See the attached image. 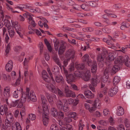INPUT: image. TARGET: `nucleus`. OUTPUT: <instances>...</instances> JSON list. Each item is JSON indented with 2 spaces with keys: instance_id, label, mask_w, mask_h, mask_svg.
<instances>
[{
  "instance_id": "1",
  "label": "nucleus",
  "mask_w": 130,
  "mask_h": 130,
  "mask_svg": "<svg viewBox=\"0 0 130 130\" xmlns=\"http://www.w3.org/2000/svg\"><path fill=\"white\" fill-rule=\"evenodd\" d=\"M114 62L116 64L111 68V75L114 74L119 70L123 63L127 67H130V59L127 55L124 57L119 56L117 59L115 60Z\"/></svg>"
},
{
  "instance_id": "2",
  "label": "nucleus",
  "mask_w": 130,
  "mask_h": 130,
  "mask_svg": "<svg viewBox=\"0 0 130 130\" xmlns=\"http://www.w3.org/2000/svg\"><path fill=\"white\" fill-rule=\"evenodd\" d=\"M108 55L107 52L105 51L97 55V61L100 67L102 68L103 67L105 62L104 60Z\"/></svg>"
},
{
  "instance_id": "3",
  "label": "nucleus",
  "mask_w": 130,
  "mask_h": 130,
  "mask_svg": "<svg viewBox=\"0 0 130 130\" xmlns=\"http://www.w3.org/2000/svg\"><path fill=\"white\" fill-rule=\"evenodd\" d=\"M47 88L53 93H57L59 96H63L64 94L58 88L57 90L56 88L54 85L52 84H50L47 87Z\"/></svg>"
},
{
  "instance_id": "4",
  "label": "nucleus",
  "mask_w": 130,
  "mask_h": 130,
  "mask_svg": "<svg viewBox=\"0 0 130 130\" xmlns=\"http://www.w3.org/2000/svg\"><path fill=\"white\" fill-rule=\"evenodd\" d=\"M49 114L48 110H46L42 112V121L44 125L45 126L47 125L48 122Z\"/></svg>"
},
{
  "instance_id": "5",
  "label": "nucleus",
  "mask_w": 130,
  "mask_h": 130,
  "mask_svg": "<svg viewBox=\"0 0 130 130\" xmlns=\"http://www.w3.org/2000/svg\"><path fill=\"white\" fill-rule=\"evenodd\" d=\"M41 98L42 101V107L43 108L42 111H44L46 110H48L47 106V101L44 96L41 95Z\"/></svg>"
},
{
  "instance_id": "6",
  "label": "nucleus",
  "mask_w": 130,
  "mask_h": 130,
  "mask_svg": "<svg viewBox=\"0 0 130 130\" xmlns=\"http://www.w3.org/2000/svg\"><path fill=\"white\" fill-rule=\"evenodd\" d=\"M75 52L72 50H69L67 51L65 54L66 57L69 59V60L73 59L75 56Z\"/></svg>"
},
{
  "instance_id": "7",
  "label": "nucleus",
  "mask_w": 130,
  "mask_h": 130,
  "mask_svg": "<svg viewBox=\"0 0 130 130\" xmlns=\"http://www.w3.org/2000/svg\"><path fill=\"white\" fill-rule=\"evenodd\" d=\"M64 92L67 97H72L75 96L74 93L70 90L68 87H66L64 88Z\"/></svg>"
},
{
  "instance_id": "8",
  "label": "nucleus",
  "mask_w": 130,
  "mask_h": 130,
  "mask_svg": "<svg viewBox=\"0 0 130 130\" xmlns=\"http://www.w3.org/2000/svg\"><path fill=\"white\" fill-rule=\"evenodd\" d=\"M89 57L87 54H85L82 58L83 61L84 63H87L89 66L92 64V60L89 59Z\"/></svg>"
},
{
  "instance_id": "9",
  "label": "nucleus",
  "mask_w": 130,
  "mask_h": 130,
  "mask_svg": "<svg viewBox=\"0 0 130 130\" xmlns=\"http://www.w3.org/2000/svg\"><path fill=\"white\" fill-rule=\"evenodd\" d=\"M42 77L43 79L46 82H49L51 81V79L48 75V74L46 71L43 70L42 73Z\"/></svg>"
},
{
  "instance_id": "10",
  "label": "nucleus",
  "mask_w": 130,
  "mask_h": 130,
  "mask_svg": "<svg viewBox=\"0 0 130 130\" xmlns=\"http://www.w3.org/2000/svg\"><path fill=\"white\" fill-rule=\"evenodd\" d=\"M118 91V87L116 86H114L113 88H111L109 91L108 95L111 97L112 96L117 93Z\"/></svg>"
},
{
  "instance_id": "11",
  "label": "nucleus",
  "mask_w": 130,
  "mask_h": 130,
  "mask_svg": "<svg viewBox=\"0 0 130 130\" xmlns=\"http://www.w3.org/2000/svg\"><path fill=\"white\" fill-rule=\"evenodd\" d=\"M66 48L65 45V42L62 43L61 44L58 51V54L59 55H62L66 50Z\"/></svg>"
},
{
  "instance_id": "12",
  "label": "nucleus",
  "mask_w": 130,
  "mask_h": 130,
  "mask_svg": "<svg viewBox=\"0 0 130 130\" xmlns=\"http://www.w3.org/2000/svg\"><path fill=\"white\" fill-rule=\"evenodd\" d=\"M111 68L107 66V67L105 69L104 71V74L105 76L106 80H105V81L106 82L107 80V79L108 77V75L111 74Z\"/></svg>"
},
{
  "instance_id": "13",
  "label": "nucleus",
  "mask_w": 130,
  "mask_h": 130,
  "mask_svg": "<svg viewBox=\"0 0 130 130\" xmlns=\"http://www.w3.org/2000/svg\"><path fill=\"white\" fill-rule=\"evenodd\" d=\"M67 115L69 117L73 118L75 120L77 119V114L75 112L68 111Z\"/></svg>"
},
{
  "instance_id": "14",
  "label": "nucleus",
  "mask_w": 130,
  "mask_h": 130,
  "mask_svg": "<svg viewBox=\"0 0 130 130\" xmlns=\"http://www.w3.org/2000/svg\"><path fill=\"white\" fill-rule=\"evenodd\" d=\"M13 63L12 60H10L6 65V69L8 72H10L13 68Z\"/></svg>"
},
{
  "instance_id": "15",
  "label": "nucleus",
  "mask_w": 130,
  "mask_h": 130,
  "mask_svg": "<svg viewBox=\"0 0 130 130\" xmlns=\"http://www.w3.org/2000/svg\"><path fill=\"white\" fill-rule=\"evenodd\" d=\"M19 92L21 93L22 96L21 98V100L23 101V102H25L26 99L27 97L28 98V94H27L23 91V89L21 88L20 90H19Z\"/></svg>"
},
{
  "instance_id": "16",
  "label": "nucleus",
  "mask_w": 130,
  "mask_h": 130,
  "mask_svg": "<svg viewBox=\"0 0 130 130\" xmlns=\"http://www.w3.org/2000/svg\"><path fill=\"white\" fill-rule=\"evenodd\" d=\"M66 77L67 81L69 82H74L76 79V78L74 74H70L66 75Z\"/></svg>"
},
{
  "instance_id": "17",
  "label": "nucleus",
  "mask_w": 130,
  "mask_h": 130,
  "mask_svg": "<svg viewBox=\"0 0 130 130\" xmlns=\"http://www.w3.org/2000/svg\"><path fill=\"white\" fill-rule=\"evenodd\" d=\"M84 94L86 97L88 99H92L94 96V94L89 90H88L85 91Z\"/></svg>"
},
{
  "instance_id": "18",
  "label": "nucleus",
  "mask_w": 130,
  "mask_h": 130,
  "mask_svg": "<svg viewBox=\"0 0 130 130\" xmlns=\"http://www.w3.org/2000/svg\"><path fill=\"white\" fill-rule=\"evenodd\" d=\"M52 58L54 61L61 69L62 68L61 64L60 62L59 59L57 55L56 54H54L52 56Z\"/></svg>"
},
{
  "instance_id": "19",
  "label": "nucleus",
  "mask_w": 130,
  "mask_h": 130,
  "mask_svg": "<svg viewBox=\"0 0 130 130\" xmlns=\"http://www.w3.org/2000/svg\"><path fill=\"white\" fill-rule=\"evenodd\" d=\"M91 73L89 71H86L84 73L83 77V79L85 81H87L89 80L91 76Z\"/></svg>"
},
{
  "instance_id": "20",
  "label": "nucleus",
  "mask_w": 130,
  "mask_h": 130,
  "mask_svg": "<svg viewBox=\"0 0 130 130\" xmlns=\"http://www.w3.org/2000/svg\"><path fill=\"white\" fill-rule=\"evenodd\" d=\"M117 111L116 114L118 116L122 115L124 113V110L123 108L120 106L118 107Z\"/></svg>"
},
{
  "instance_id": "21",
  "label": "nucleus",
  "mask_w": 130,
  "mask_h": 130,
  "mask_svg": "<svg viewBox=\"0 0 130 130\" xmlns=\"http://www.w3.org/2000/svg\"><path fill=\"white\" fill-rule=\"evenodd\" d=\"M91 66V71L92 73L96 72L97 70V64L96 62H94L93 63L92 62Z\"/></svg>"
},
{
  "instance_id": "22",
  "label": "nucleus",
  "mask_w": 130,
  "mask_h": 130,
  "mask_svg": "<svg viewBox=\"0 0 130 130\" xmlns=\"http://www.w3.org/2000/svg\"><path fill=\"white\" fill-rule=\"evenodd\" d=\"M114 56V54L113 53H110L109 54L108 56L106 58V61L108 62H110L113 61L115 58Z\"/></svg>"
},
{
  "instance_id": "23",
  "label": "nucleus",
  "mask_w": 130,
  "mask_h": 130,
  "mask_svg": "<svg viewBox=\"0 0 130 130\" xmlns=\"http://www.w3.org/2000/svg\"><path fill=\"white\" fill-rule=\"evenodd\" d=\"M60 130H73V129L71 125L66 124L65 125L63 128L60 127Z\"/></svg>"
},
{
  "instance_id": "24",
  "label": "nucleus",
  "mask_w": 130,
  "mask_h": 130,
  "mask_svg": "<svg viewBox=\"0 0 130 130\" xmlns=\"http://www.w3.org/2000/svg\"><path fill=\"white\" fill-rule=\"evenodd\" d=\"M99 79L96 77L92 78L91 79V83L93 86H96L97 84L100 82Z\"/></svg>"
},
{
  "instance_id": "25",
  "label": "nucleus",
  "mask_w": 130,
  "mask_h": 130,
  "mask_svg": "<svg viewBox=\"0 0 130 130\" xmlns=\"http://www.w3.org/2000/svg\"><path fill=\"white\" fill-rule=\"evenodd\" d=\"M51 113L52 116L56 117L58 116V112L56 109L55 108H52L51 109Z\"/></svg>"
},
{
  "instance_id": "26",
  "label": "nucleus",
  "mask_w": 130,
  "mask_h": 130,
  "mask_svg": "<svg viewBox=\"0 0 130 130\" xmlns=\"http://www.w3.org/2000/svg\"><path fill=\"white\" fill-rule=\"evenodd\" d=\"M4 25L8 29L12 27V26L11 25V23L8 20L6 19H5L4 20Z\"/></svg>"
},
{
  "instance_id": "27",
  "label": "nucleus",
  "mask_w": 130,
  "mask_h": 130,
  "mask_svg": "<svg viewBox=\"0 0 130 130\" xmlns=\"http://www.w3.org/2000/svg\"><path fill=\"white\" fill-rule=\"evenodd\" d=\"M44 42L45 44L46 45L48 50L51 52L52 51V47L51 46L50 43L48 41L47 39L45 38L44 40Z\"/></svg>"
},
{
  "instance_id": "28",
  "label": "nucleus",
  "mask_w": 130,
  "mask_h": 130,
  "mask_svg": "<svg viewBox=\"0 0 130 130\" xmlns=\"http://www.w3.org/2000/svg\"><path fill=\"white\" fill-rule=\"evenodd\" d=\"M45 96L50 103L51 104H53V100L52 95L48 93H46Z\"/></svg>"
},
{
  "instance_id": "29",
  "label": "nucleus",
  "mask_w": 130,
  "mask_h": 130,
  "mask_svg": "<svg viewBox=\"0 0 130 130\" xmlns=\"http://www.w3.org/2000/svg\"><path fill=\"white\" fill-rule=\"evenodd\" d=\"M90 6L88 4H84L81 5V8L85 11H88L89 10Z\"/></svg>"
},
{
  "instance_id": "30",
  "label": "nucleus",
  "mask_w": 130,
  "mask_h": 130,
  "mask_svg": "<svg viewBox=\"0 0 130 130\" xmlns=\"http://www.w3.org/2000/svg\"><path fill=\"white\" fill-rule=\"evenodd\" d=\"M120 77L116 76L114 77L113 79V83L114 86L116 85L120 81Z\"/></svg>"
},
{
  "instance_id": "31",
  "label": "nucleus",
  "mask_w": 130,
  "mask_h": 130,
  "mask_svg": "<svg viewBox=\"0 0 130 130\" xmlns=\"http://www.w3.org/2000/svg\"><path fill=\"white\" fill-rule=\"evenodd\" d=\"M12 122H10L8 120H5V123L6 125L5 128L7 130H9L11 128V123Z\"/></svg>"
},
{
  "instance_id": "32",
  "label": "nucleus",
  "mask_w": 130,
  "mask_h": 130,
  "mask_svg": "<svg viewBox=\"0 0 130 130\" xmlns=\"http://www.w3.org/2000/svg\"><path fill=\"white\" fill-rule=\"evenodd\" d=\"M85 67V64L83 63L76 65L75 66V68L77 70H83Z\"/></svg>"
},
{
  "instance_id": "33",
  "label": "nucleus",
  "mask_w": 130,
  "mask_h": 130,
  "mask_svg": "<svg viewBox=\"0 0 130 130\" xmlns=\"http://www.w3.org/2000/svg\"><path fill=\"white\" fill-rule=\"evenodd\" d=\"M57 106L58 109L59 110H61L62 109L63 103L60 100L58 101L56 104Z\"/></svg>"
},
{
  "instance_id": "34",
  "label": "nucleus",
  "mask_w": 130,
  "mask_h": 130,
  "mask_svg": "<svg viewBox=\"0 0 130 130\" xmlns=\"http://www.w3.org/2000/svg\"><path fill=\"white\" fill-rule=\"evenodd\" d=\"M8 31L10 37L11 38L15 34L14 30L11 29V28H10L8 29Z\"/></svg>"
},
{
  "instance_id": "35",
  "label": "nucleus",
  "mask_w": 130,
  "mask_h": 130,
  "mask_svg": "<svg viewBox=\"0 0 130 130\" xmlns=\"http://www.w3.org/2000/svg\"><path fill=\"white\" fill-rule=\"evenodd\" d=\"M55 80L57 83H59L62 81V76L59 75L56 76H55Z\"/></svg>"
},
{
  "instance_id": "36",
  "label": "nucleus",
  "mask_w": 130,
  "mask_h": 130,
  "mask_svg": "<svg viewBox=\"0 0 130 130\" xmlns=\"http://www.w3.org/2000/svg\"><path fill=\"white\" fill-rule=\"evenodd\" d=\"M13 120V117L12 113L11 115H9L6 117V119L5 120H8L10 122H12Z\"/></svg>"
},
{
  "instance_id": "37",
  "label": "nucleus",
  "mask_w": 130,
  "mask_h": 130,
  "mask_svg": "<svg viewBox=\"0 0 130 130\" xmlns=\"http://www.w3.org/2000/svg\"><path fill=\"white\" fill-rule=\"evenodd\" d=\"M59 68L57 66L54 67L52 69V72L55 75L58 74L59 73Z\"/></svg>"
},
{
  "instance_id": "38",
  "label": "nucleus",
  "mask_w": 130,
  "mask_h": 130,
  "mask_svg": "<svg viewBox=\"0 0 130 130\" xmlns=\"http://www.w3.org/2000/svg\"><path fill=\"white\" fill-rule=\"evenodd\" d=\"M50 130H60L59 127L56 124L52 125L50 127Z\"/></svg>"
},
{
  "instance_id": "39",
  "label": "nucleus",
  "mask_w": 130,
  "mask_h": 130,
  "mask_svg": "<svg viewBox=\"0 0 130 130\" xmlns=\"http://www.w3.org/2000/svg\"><path fill=\"white\" fill-rule=\"evenodd\" d=\"M25 108L23 107L20 112V114L21 115L22 119H23V117L25 116Z\"/></svg>"
},
{
  "instance_id": "40",
  "label": "nucleus",
  "mask_w": 130,
  "mask_h": 130,
  "mask_svg": "<svg viewBox=\"0 0 130 130\" xmlns=\"http://www.w3.org/2000/svg\"><path fill=\"white\" fill-rule=\"evenodd\" d=\"M4 95L7 98L6 99V100L7 101L8 100V98H9L10 96V95L9 93H8L6 91V89H4Z\"/></svg>"
},
{
  "instance_id": "41",
  "label": "nucleus",
  "mask_w": 130,
  "mask_h": 130,
  "mask_svg": "<svg viewBox=\"0 0 130 130\" xmlns=\"http://www.w3.org/2000/svg\"><path fill=\"white\" fill-rule=\"evenodd\" d=\"M64 121L66 123H69L72 121V119L70 118H65L64 119Z\"/></svg>"
},
{
  "instance_id": "42",
  "label": "nucleus",
  "mask_w": 130,
  "mask_h": 130,
  "mask_svg": "<svg viewBox=\"0 0 130 130\" xmlns=\"http://www.w3.org/2000/svg\"><path fill=\"white\" fill-rule=\"evenodd\" d=\"M29 118L30 120H34L35 119L36 116L34 114L31 113L29 114Z\"/></svg>"
},
{
  "instance_id": "43",
  "label": "nucleus",
  "mask_w": 130,
  "mask_h": 130,
  "mask_svg": "<svg viewBox=\"0 0 130 130\" xmlns=\"http://www.w3.org/2000/svg\"><path fill=\"white\" fill-rule=\"evenodd\" d=\"M89 5L90 6L93 7H95L97 5V4L96 2H94L92 1H91L88 2Z\"/></svg>"
},
{
  "instance_id": "44",
  "label": "nucleus",
  "mask_w": 130,
  "mask_h": 130,
  "mask_svg": "<svg viewBox=\"0 0 130 130\" xmlns=\"http://www.w3.org/2000/svg\"><path fill=\"white\" fill-rule=\"evenodd\" d=\"M73 74L75 77H78L82 76L81 72L78 71H76Z\"/></svg>"
},
{
  "instance_id": "45",
  "label": "nucleus",
  "mask_w": 130,
  "mask_h": 130,
  "mask_svg": "<svg viewBox=\"0 0 130 130\" xmlns=\"http://www.w3.org/2000/svg\"><path fill=\"white\" fill-rule=\"evenodd\" d=\"M74 99L71 98L68 99L66 101V102L68 104L72 105Z\"/></svg>"
},
{
  "instance_id": "46",
  "label": "nucleus",
  "mask_w": 130,
  "mask_h": 130,
  "mask_svg": "<svg viewBox=\"0 0 130 130\" xmlns=\"http://www.w3.org/2000/svg\"><path fill=\"white\" fill-rule=\"evenodd\" d=\"M19 100H15V101H12L11 103V106L12 107L16 106L19 102Z\"/></svg>"
},
{
  "instance_id": "47",
  "label": "nucleus",
  "mask_w": 130,
  "mask_h": 130,
  "mask_svg": "<svg viewBox=\"0 0 130 130\" xmlns=\"http://www.w3.org/2000/svg\"><path fill=\"white\" fill-rule=\"evenodd\" d=\"M60 118L63 119L64 117V115L63 112L60 111L58 112V116Z\"/></svg>"
},
{
  "instance_id": "48",
  "label": "nucleus",
  "mask_w": 130,
  "mask_h": 130,
  "mask_svg": "<svg viewBox=\"0 0 130 130\" xmlns=\"http://www.w3.org/2000/svg\"><path fill=\"white\" fill-rule=\"evenodd\" d=\"M97 105L96 104H94L93 106L91 107H90L89 109V111L90 112L92 111H94L95 110V109L96 108Z\"/></svg>"
},
{
  "instance_id": "49",
  "label": "nucleus",
  "mask_w": 130,
  "mask_h": 130,
  "mask_svg": "<svg viewBox=\"0 0 130 130\" xmlns=\"http://www.w3.org/2000/svg\"><path fill=\"white\" fill-rule=\"evenodd\" d=\"M90 14L89 13H79L78 14V16L82 17H84L86 16H89Z\"/></svg>"
},
{
  "instance_id": "50",
  "label": "nucleus",
  "mask_w": 130,
  "mask_h": 130,
  "mask_svg": "<svg viewBox=\"0 0 130 130\" xmlns=\"http://www.w3.org/2000/svg\"><path fill=\"white\" fill-rule=\"evenodd\" d=\"M22 128L20 123L17 122V124L16 125V127L15 130H22Z\"/></svg>"
},
{
  "instance_id": "51",
  "label": "nucleus",
  "mask_w": 130,
  "mask_h": 130,
  "mask_svg": "<svg viewBox=\"0 0 130 130\" xmlns=\"http://www.w3.org/2000/svg\"><path fill=\"white\" fill-rule=\"evenodd\" d=\"M19 90L18 89H17V90L14 91V92L13 93L14 98H17L18 97V93H19ZM19 92H20L19 91Z\"/></svg>"
},
{
  "instance_id": "52",
  "label": "nucleus",
  "mask_w": 130,
  "mask_h": 130,
  "mask_svg": "<svg viewBox=\"0 0 130 130\" xmlns=\"http://www.w3.org/2000/svg\"><path fill=\"white\" fill-rule=\"evenodd\" d=\"M124 123L125 126L127 127H128L129 126L130 124L129 122V121L127 119H125V120Z\"/></svg>"
},
{
  "instance_id": "53",
  "label": "nucleus",
  "mask_w": 130,
  "mask_h": 130,
  "mask_svg": "<svg viewBox=\"0 0 130 130\" xmlns=\"http://www.w3.org/2000/svg\"><path fill=\"white\" fill-rule=\"evenodd\" d=\"M62 108L63 111L65 112L67 111L69 109V107L68 106L65 105L64 104Z\"/></svg>"
},
{
  "instance_id": "54",
  "label": "nucleus",
  "mask_w": 130,
  "mask_h": 130,
  "mask_svg": "<svg viewBox=\"0 0 130 130\" xmlns=\"http://www.w3.org/2000/svg\"><path fill=\"white\" fill-rule=\"evenodd\" d=\"M118 130H125L124 127L123 125L121 124L118 126L117 127Z\"/></svg>"
},
{
  "instance_id": "55",
  "label": "nucleus",
  "mask_w": 130,
  "mask_h": 130,
  "mask_svg": "<svg viewBox=\"0 0 130 130\" xmlns=\"http://www.w3.org/2000/svg\"><path fill=\"white\" fill-rule=\"evenodd\" d=\"M79 100L76 99L74 100V102L72 103V105L74 106H76L79 103Z\"/></svg>"
},
{
  "instance_id": "56",
  "label": "nucleus",
  "mask_w": 130,
  "mask_h": 130,
  "mask_svg": "<svg viewBox=\"0 0 130 130\" xmlns=\"http://www.w3.org/2000/svg\"><path fill=\"white\" fill-rule=\"evenodd\" d=\"M24 102H23V100H21L19 102V103H18L17 107L18 108H21L23 105V103Z\"/></svg>"
},
{
  "instance_id": "57",
  "label": "nucleus",
  "mask_w": 130,
  "mask_h": 130,
  "mask_svg": "<svg viewBox=\"0 0 130 130\" xmlns=\"http://www.w3.org/2000/svg\"><path fill=\"white\" fill-rule=\"evenodd\" d=\"M28 98L30 99L31 101L33 102H35L36 100V96H28Z\"/></svg>"
},
{
  "instance_id": "58",
  "label": "nucleus",
  "mask_w": 130,
  "mask_h": 130,
  "mask_svg": "<svg viewBox=\"0 0 130 130\" xmlns=\"http://www.w3.org/2000/svg\"><path fill=\"white\" fill-rule=\"evenodd\" d=\"M70 60H69V59H67L64 60L63 62V66H64V67H66L67 66V65L68 64V61H69Z\"/></svg>"
},
{
  "instance_id": "59",
  "label": "nucleus",
  "mask_w": 130,
  "mask_h": 130,
  "mask_svg": "<svg viewBox=\"0 0 130 130\" xmlns=\"http://www.w3.org/2000/svg\"><path fill=\"white\" fill-rule=\"evenodd\" d=\"M73 8L76 10H79L81 8V5H75L73 7Z\"/></svg>"
},
{
  "instance_id": "60",
  "label": "nucleus",
  "mask_w": 130,
  "mask_h": 130,
  "mask_svg": "<svg viewBox=\"0 0 130 130\" xmlns=\"http://www.w3.org/2000/svg\"><path fill=\"white\" fill-rule=\"evenodd\" d=\"M39 45H40V52L41 53L43 52V45L42 42H40L39 43Z\"/></svg>"
},
{
  "instance_id": "61",
  "label": "nucleus",
  "mask_w": 130,
  "mask_h": 130,
  "mask_svg": "<svg viewBox=\"0 0 130 130\" xmlns=\"http://www.w3.org/2000/svg\"><path fill=\"white\" fill-rule=\"evenodd\" d=\"M99 123L104 126H106V122L105 120H101L99 122Z\"/></svg>"
},
{
  "instance_id": "62",
  "label": "nucleus",
  "mask_w": 130,
  "mask_h": 130,
  "mask_svg": "<svg viewBox=\"0 0 130 130\" xmlns=\"http://www.w3.org/2000/svg\"><path fill=\"white\" fill-rule=\"evenodd\" d=\"M54 42V45L59 46V44L60 42L59 40L58 39H56L55 40H54L53 41Z\"/></svg>"
},
{
  "instance_id": "63",
  "label": "nucleus",
  "mask_w": 130,
  "mask_h": 130,
  "mask_svg": "<svg viewBox=\"0 0 130 130\" xmlns=\"http://www.w3.org/2000/svg\"><path fill=\"white\" fill-rule=\"evenodd\" d=\"M17 124V122L15 123V122H13L11 125L12 129V130H15V127H16V125Z\"/></svg>"
},
{
  "instance_id": "64",
  "label": "nucleus",
  "mask_w": 130,
  "mask_h": 130,
  "mask_svg": "<svg viewBox=\"0 0 130 130\" xmlns=\"http://www.w3.org/2000/svg\"><path fill=\"white\" fill-rule=\"evenodd\" d=\"M102 31L105 33H108L109 32L108 29L107 28H102Z\"/></svg>"
}]
</instances>
